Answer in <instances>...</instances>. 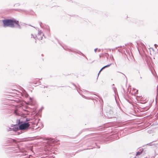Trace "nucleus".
I'll return each mask as SVG.
<instances>
[{
    "label": "nucleus",
    "instance_id": "obj_1",
    "mask_svg": "<svg viewBox=\"0 0 158 158\" xmlns=\"http://www.w3.org/2000/svg\"><path fill=\"white\" fill-rule=\"evenodd\" d=\"M2 21L3 23L4 26L5 27L8 26L11 27H14V24L18 26H19L18 21L11 19H6L3 20Z\"/></svg>",
    "mask_w": 158,
    "mask_h": 158
},
{
    "label": "nucleus",
    "instance_id": "obj_2",
    "mask_svg": "<svg viewBox=\"0 0 158 158\" xmlns=\"http://www.w3.org/2000/svg\"><path fill=\"white\" fill-rule=\"evenodd\" d=\"M30 126L28 123H25L19 125V128L20 130H25L27 129Z\"/></svg>",
    "mask_w": 158,
    "mask_h": 158
},
{
    "label": "nucleus",
    "instance_id": "obj_3",
    "mask_svg": "<svg viewBox=\"0 0 158 158\" xmlns=\"http://www.w3.org/2000/svg\"><path fill=\"white\" fill-rule=\"evenodd\" d=\"M44 35L43 34L42 31H39L36 36L37 39L39 40H42L43 38V36Z\"/></svg>",
    "mask_w": 158,
    "mask_h": 158
},
{
    "label": "nucleus",
    "instance_id": "obj_4",
    "mask_svg": "<svg viewBox=\"0 0 158 158\" xmlns=\"http://www.w3.org/2000/svg\"><path fill=\"white\" fill-rule=\"evenodd\" d=\"M132 93H133L134 95L138 94V90L135 89H133L132 90Z\"/></svg>",
    "mask_w": 158,
    "mask_h": 158
},
{
    "label": "nucleus",
    "instance_id": "obj_5",
    "mask_svg": "<svg viewBox=\"0 0 158 158\" xmlns=\"http://www.w3.org/2000/svg\"><path fill=\"white\" fill-rule=\"evenodd\" d=\"M111 64H109V65H106L105 66H104L100 70L99 72V74L105 68H106V67H109L110 65Z\"/></svg>",
    "mask_w": 158,
    "mask_h": 158
},
{
    "label": "nucleus",
    "instance_id": "obj_6",
    "mask_svg": "<svg viewBox=\"0 0 158 158\" xmlns=\"http://www.w3.org/2000/svg\"><path fill=\"white\" fill-rule=\"evenodd\" d=\"M13 129L14 131H17L18 130V128L17 126H15V128H13Z\"/></svg>",
    "mask_w": 158,
    "mask_h": 158
},
{
    "label": "nucleus",
    "instance_id": "obj_7",
    "mask_svg": "<svg viewBox=\"0 0 158 158\" xmlns=\"http://www.w3.org/2000/svg\"><path fill=\"white\" fill-rule=\"evenodd\" d=\"M142 153V152H138L136 153V155H139Z\"/></svg>",
    "mask_w": 158,
    "mask_h": 158
},
{
    "label": "nucleus",
    "instance_id": "obj_8",
    "mask_svg": "<svg viewBox=\"0 0 158 158\" xmlns=\"http://www.w3.org/2000/svg\"><path fill=\"white\" fill-rule=\"evenodd\" d=\"M98 50V48H96L94 49V51L95 52H96Z\"/></svg>",
    "mask_w": 158,
    "mask_h": 158
}]
</instances>
